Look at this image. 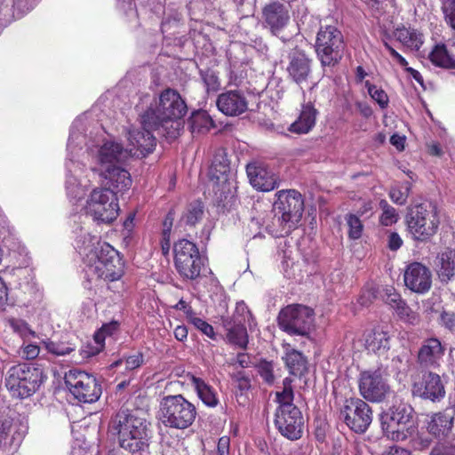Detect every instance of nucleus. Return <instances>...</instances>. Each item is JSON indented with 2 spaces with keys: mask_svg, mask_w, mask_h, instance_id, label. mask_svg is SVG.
Segmentation results:
<instances>
[{
  "mask_svg": "<svg viewBox=\"0 0 455 455\" xmlns=\"http://www.w3.org/2000/svg\"><path fill=\"white\" fill-rule=\"evenodd\" d=\"M80 253L88 278L113 282L124 275V262L119 252L98 236L90 234L84 235Z\"/></svg>",
  "mask_w": 455,
  "mask_h": 455,
  "instance_id": "f257e3e1",
  "label": "nucleus"
},
{
  "mask_svg": "<svg viewBox=\"0 0 455 455\" xmlns=\"http://www.w3.org/2000/svg\"><path fill=\"white\" fill-rule=\"evenodd\" d=\"M188 107L180 94L174 89L164 90L157 101L142 114L146 127H160L163 136L169 140L177 138L182 128V118Z\"/></svg>",
  "mask_w": 455,
  "mask_h": 455,
  "instance_id": "f03ea898",
  "label": "nucleus"
},
{
  "mask_svg": "<svg viewBox=\"0 0 455 455\" xmlns=\"http://www.w3.org/2000/svg\"><path fill=\"white\" fill-rule=\"evenodd\" d=\"M405 224L411 239L429 243L438 233L441 224L438 208L432 203H421L408 208Z\"/></svg>",
  "mask_w": 455,
  "mask_h": 455,
  "instance_id": "7ed1b4c3",
  "label": "nucleus"
},
{
  "mask_svg": "<svg viewBox=\"0 0 455 455\" xmlns=\"http://www.w3.org/2000/svg\"><path fill=\"white\" fill-rule=\"evenodd\" d=\"M274 210L275 220L279 229L275 231L277 236L289 235L301 220L304 212V198L296 189H283L275 193Z\"/></svg>",
  "mask_w": 455,
  "mask_h": 455,
  "instance_id": "20e7f679",
  "label": "nucleus"
},
{
  "mask_svg": "<svg viewBox=\"0 0 455 455\" xmlns=\"http://www.w3.org/2000/svg\"><path fill=\"white\" fill-rule=\"evenodd\" d=\"M108 431L117 436L119 446L124 449L141 440H148V423L138 411L120 409L112 416Z\"/></svg>",
  "mask_w": 455,
  "mask_h": 455,
  "instance_id": "39448f33",
  "label": "nucleus"
},
{
  "mask_svg": "<svg viewBox=\"0 0 455 455\" xmlns=\"http://www.w3.org/2000/svg\"><path fill=\"white\" fill-rule=\"evenodd\" d=\"M45 379L41 368L29 363H19L8 370L4 383L12 397L25 399L33 395Z\"/></svg>",
  "mask_w": 455,
  "mask_h": 455,
  "instance_id": "423d86ee",
  "label": "nucleus"
},
{
  "mask_svg": "<svg viewBox=\"0 0 455 455\" xmlns=\"http://www.w3.org/2000/svg\"><path fill=\"white\" fill-rule=\"evenodd\" d=\"M196 414V406L182 395L164 396L160 403L159 419L166 427L186 429Z\"/></svg>",
  "mask_w": 455,
  "mask_h": 455,
  "instance_id": "0eeeda50",
  "label": "nucleus"
},
{
  "mask_svg": "<svg viewBox=\"0 0 455 455\" xmlns=\"http://www.w3.org/2000/svg\"><path fill=\"white\" fill-rule=\"evenodd\" d=\"M315 48L322 66L334 67L345 53L344 36L334 25L321 26L316 34Z\"/></svg>",
  "mask_w": 455,
  "mask_h": 455,
  "instance_id": "6e6552de",
  "label": "nucleus"
},
{
  "mask_svg": "<svg viewBox=\"0 0 455 455\" xmlns=\"http://www.w3.org/2000/svg\"><path fill=\"white\" fill-rule=\"evenodd\" d=\"M413 409L403 403L393 404L380 415L384 435L394 441H404L415 432L411 422Z\"/></svg>",
  "mask_w": 455,
  "mask_h": 455,
  "instance_id": "1a4fd4ad",
  "label": "nucleus"
},
{
  "mask_svg": "<svg viewBox=\"0 0 455 455\" xmlns=\"http://www.w3.org/2000/svg\"><path fill=\"white\" fill-rule=\"evenodd\" d=\"M208 176L212 205L218 213L224 214L228 198V155L224 148L215 154Z\"/></svg>",
  "mask_w": 455,
  "mask_h": 455,
  "instance_id": "9d476101",
  "label": "nucleus"
},
{
  "mask_svg": "<svg viewBox=\"0 0 455 455\" xmlns=\"http://www.w3.org/2000/svg\"><path fill=\"white\" fill-rule=\"evenodd\" d=\"M173 252L178 273L185 279H196L204 267V260L196 244L189 240L180 239L174 243Z\"/></svg>",
  "mask_w": 455,
  "mask_h": 455,
  "instance_id": "9b49d317",
  "label": "nucleus"
},
{
  "mask_svg": "<svg viewBox=\"0 0 455 455\" xmlns=\"http://www.w3.org/2000/svg\"><path fill=\"white\" fill-rule=\"evenodd\" d=\"M65 384L74 397L81 403H92L101 395V386L96 377L78 369L66 372Z\"/></svg>",
  "mask_w": 455,
  "mask_h": 455,
  "instance_id": "f8f14e48",
  "label": "nucleus"
},
{
  "mask_svg": "<svg viewBox=\"0 0 455 455\" xmlns=\"http://www.w3.org/2000/svg\"><path fill=\"white\" fill-rule=\"evenodd\" d=\"M373 412L371 406L357 397L347 398L339 410V418L356 434H364L370 427Z\"/></svg>",
  "mask_w": 455,
  "mask_h": 455,
  "instance_id": "ddd939ff",
  "label": "nucleus"
},
{
  "mask_svg": "<svg viewBox=\"0 0 455 455\" xmlns=\"http://www.w3.org/2000/svg\"><path fill=\"white\" fill-rule=\"evenodd\" d=\"M86 212L94 220L111 223L119 214L117 197L110 189L95 188L87 200Z\"/></svg>",
  "mask_w": 455,
  "mask_h": 455,
  "instance_id": "4468645a",
  "label": "nucleus"
},
{
  "mask_svg": "<svg viewBox=\"0 0 455 455\" xmlns=\"http://www.w3.org/2000/svg\"><path fill=\"white\" fill-rule=\"evenodd\" d=\"M314 319L313 310L306 306L292 305L281 310L278 315L280 328L288 334L307 336Z\"/></svg>",
  "mask_w": 455,
  "mask_h": 455,
  "instance_id": "2eb2a0df",
  "label": "nucleus"
},
{
  "mask_svg": "<svg viewBox=\"0 0 455 455\" xmlns=\"http://www.w3.org/2000/svg\"><path fill=\"white\" fill-rule=\"evenodd\" d=\"M358 387L361 395L371 402H380L389 391V386L383 378L380 368L360 373Z\"/></svg>",
  "mask_w": 455,
  "mask_h": 455,
  "instance_id": "dca6fc26",
  "label": "nucleus"
},
{
  "mask_svg": "<svg viewBox=\"0 0 455 455\" xmlns=\"http://www.w3.org/2000/svg\"><path fill=\"white\" fill-rule=\"evenodd\" d=\"M275 426L279 433L291 441L301 438L304 427V418L298 407L276 410Z\"/></svg>",
  "mask_w": 455,
  "mask_h": 455,
  "instance_id": "f3484780",
  "label": "nucleus"
},
{
  "mask_svg": "<svg viewBox=\"0 0 455 455\" xmlns=\"http://www.w3.org/2000/svg\"><path fill=\"white\" fill-rule=\"evenodd\" d=\"M263 24L273 36H278L288 26L291 15L289 6L277 0L266 4L261 12Z\"/></svg>",
  "mask_w": 455,
  "mask_h": 455,
  "instance_id": "a211bd4d",
  "label": "nucleus"
},
{
  "mask_svg": "<svg viewBox=\"0 0 455 455\" xmlns=\"http://www.w3.org/2000/svg\"><path fill=\"white\" fill-rule=\"evenodd\" d=\"M140 129H132L128 132V140L132 146V156L137 157H145L152 153L156 145V139L152 132H156L159 136H163L160 127H146L143 124L142 115L140 116Z\"/></svg>",
  "mask_w": 455,
  "mask_h": 455,
  "instance_id": "6ab92c4d",
  "label": "nucleus"
},
{
  "mask_svg": "<svg viewBox=\"0 0 455 455\" xmlns=\"http://www.w3.org/2000/svg\"><path fill=\"white\" fill-rule=\"evenodd\" d=\"M412 394L436 402L444 397L445 388L440 375L428 371L423 372L421 379L412 384Z\"/></svg>",
  "mask_w": 455,
  "mask_h": 455,
  "instance_id": "aec40b11",
  "label": "nucleus"
},
{
  "mask_svg": "<svg viewBox=\"0 0 455 455\" xmlns=\"http://www.w3.org/2000/svg\"><path fill=\"white\" fill-rule=\"evenodd\" d=\"M250 184L258 191L269 192L279 187V176L262 163H251L246 166Z\"/></svg>",
  "mask_w": 455,
  "mask_h": 455,
  "instance_id": "412c9836",
  "label": "nucleus"
},
{
  "mask_svg": "<svg viewBox=\"0 0 455 455\" xmlns=\"http://www.w3.org/2000/svg\"><path fill=\"white\" fill-rule=\"evenodd\" d=\"M287 58L286 72L289 77L298 84L306 82L311 73L312 60L299 46L292 48L289 52Z\"/></svg>",
  "mask_w": 455,
  "mask_h": 455,
  "instance_id": "4be33fe9",
  "label": "nucleus"
},
{
  "mask_svg": "<svg viewBox=\"0 0 455 455\" xmlns=\"http://www.w3.org/2000/svg\"><path fill=\"white\" fill-rule=\"evenodd\" d=\"M445 353V347L437 338H427L423 340L417 355V363L423 369L440 367Z\"/></svg>",
  "mask_w": 455,
  "mask_h": 455,
  "instance_id": "5701e85b",
  "label": "nucleus"
},
{
  "mask_svg": "<svg viewBox=\"0 0 455 455\" xmlns=\"http://www.w3.org/2000/svg\"><path fill=\"white\" fill-rule=\"evenodd\" d=\"M405 286L416 293H425L431 288L430 270L419 262L409 264L404 271Z\"/></svg>",
  "mask_w": 455,
  "mask_h": 455,
  "instance_id": "b1692460",
  "label": "nucleus"
},
{
  "mask_svg": "<svg viewBox=\"0 0 455 455\" xmlns=\"http://www.w3.org/2000/svg\"><path fill=\"white\" fill-rule=\"evenodd\" d=\"M381 299L387 305L395 314L406 323H414L417 319V314L409 307L406 300L392 285H386L382 288Z\"/></svg>",
  "mask_w": 455,
  "mask_h": 455,
  "instance_id": "393cba45",
  "label": "nucleus"
},
{
  "mask_svg": "<svg viewBox=\"0 0 455 455\" xmlns=\"http://www.w3.org/2000/svg\"><path fill=\"white\" fill-rule=\"evenodd\" d=\"M130 156H132V149L124 148L121 144L115 141H106L98 152L99 172L101 169L111 168L123 164Z\"/></svg>",
  "mask_w": 455,
  "mask_h": 455,
  "instance_id": "a878e982",
  "label": "nucleus"
},
{
  "mask_svg": "<svg viewBox=\"0 0 455 455\" xmlns=\"http://www.w3.org/2000/svg\"><path fill=\"white\" fill-rule=\"evenodd\" d=\"M100 175L103 179V188L112 190L116 196L128 190L132 183L129 172L118 165L101 169Z\"/></svg>",
  "mask_w": 455,
  "mask_h": 455,
  "instance_id": "bb28decb",
  "label": "nucleus"
},
{
  "mask_svg": "<svg viewBox=\"0 0 455 455\" xmlns=\"http://www.w3.org/2000/svg\"><path fill=\"white\" fill-rule=\"evenodd\" d=\"M455 419V408L447 407L443 411L432 415L427 422V432L436 438H446L451 434Z\"/></svg>",
  "mask_w": 455,
  "mask_h": 455,
  "instance_id": "cd10ccee",
  "label": "nucleus"
},
{
  "mask_svg": "<svg viewBox=\"0 0 455 455\" xmlns=\"http://www.w3.org/2000/svg\"><path fill=\"white\" fill-rule=\"evenodd\" d=\"M282 347L283 349L282 360L289 373L298 378L305 376L308 372L307 356L289 343H283Z\"/></svg>",
  "mask_w": 455,
  "mask_h": 455,
  "instance_id": "c85d7f7f",
  "label": "nucleus"
},
{
  "mask_svg": "<svg viewBox=\"0 0 455 455\" xmlns=\"http://www.w3.org/2000/svg\"><path fill=\"white\" fill-rule=\"evenodd\" d=\"M318 114L314 103H302L297 119L290 124L288 131L298 135L307 134L315 126Z\"/></svg>",
  "mask_w": 455,
  "mask_h": 455,
  "instance_id": "c756f323",
  "label": "nucleus"
},
{
  "mask_svg": "<svg viewBox=\"0 0 455 455\" xmlns=\"http://www.w3.org/2000/svg\"><path fill=\"white\" fill-rule=\"evenodd\" d=\"M390 340L391 335L388 331L375 327L365 337V347L379 355H384L390 349Z\"/></svg>",
  "mask_w": 455,
  "mask_h": 455,
  "instance_id": "7c9ffc66",
  "label": "nucleus"
},
{
  "mask_svg": "<svg viewBox=\"0 0 455 455\" xmlns=\"http://www.w3.org/2000/svg\"><path fill=\"white\" fill-rule=\"evenodd\" d=\"M436 272L442 282H449L455 275V249L447 247L436 258Z\"/></svg>",
  "mask_w": 455,
  "mask_h": 455,
  "instance_id": "2f4dec72",
  "label": "nucleus"
},
{
  "mask_svg": "<svg viewBox=\"0 0 455 455\" xmlns=\"http://www.w3.org/2000/svg\"><path fill=\"white\" fill-rule=\"evenodd\" d=\"M428 58L435 67L455 69V58L452 57L449 46L444 44H436L430 52Z\"/></svg>",
  "mask_w": 455,
  "mask_h": 455,
  "instance_id": "473e14b6",
  "label": "nucleus"
},
{
  "mask_svg": "<svg viewBox=\"0 0 455 455\" xmlns=\"http://www.w3.org/2000/svg\"><path fill=\"white\" fill-rule=\"evenodd\" d=\"M395 37L404 46L413 50H419L423 44V35L417 29L400 27L394 31Z\"/></svg>",
  "mask_w": 455,
  "mask_h": 455,
  "instance_id": "72a5a7b5",
  "label": "nucleus"
},
{
  "mask_svg": "<svg viewBox=\"0 0 455 455\" xmlns=\"http://www.w3.org/2000/svg\"><path fill=\"white\" fill-rule=\"evenodd\" d=\"M251 387V379L243 373L239 372L233 377V392L239 405L245 406L249 403Z\"/></svg>",
  "mask_w": 455,
  "mask_h": 455,
  "instance_id": "f704fd0d",
  "label": "nucleus"
},
{
  "mask_svg": "<svg viewBox=\"0 0 455 455\" xmlns=\"http://www.w3.org/2000/svg\"><path fill=\"white\" fill-rule=\"evenodd\" d=\"M119 328V323L116 321L104 323L101 328L97 331L93 336L96 344L95 347H89L90 350L86 351L88 356L99 354L104 347V341L106 337L112 336Z\"/></svg>",
  "mask_w": 455,
  "mask_h": 455,
  "instance_id": "c9c22d12",
  "label": "nucleus"
},
{
  "mask_svg": "<svg viewBox=\"0 0 455 455\" xmlns=\"http://www.w3.org/2000/svg\"><path fill=\"white\" fill-rule=\"evenodd\" d=\"M292 379L286 377L283 380V390L275 393V401L278 403L276 410L291 409L297 407L293 403L294 392L292 387Z\"/></svg>",
  "mask_w": 455,
  "mask_h": 455,
  "instance_id": "e433bc0d",
  "label": "nucleus"
},
{
  "mask_svg": "<svg viewBox=\"0 0 455 455\" xmlns=\"http://www.w3.org/2000/svg\"><path fill=\"white\" fill-rule=\"evenodd\" d=\"M248 326L233 324L229 328V345L234 348L246 351L249 345Z\"/></svg>",
  "mask_w": 455,
  "mask_h": 455,
  "instance_id": "4c0bfd02",
  "label": "nucleus"
},
{
  "mask_svg": "<svg viewBox=\"0 0 455 455\" xmlns=\"http://www.w3.org/2000/svg\"><path fill=\"white\" fill-rule=\"evenodd\" d=\"M204 217V204L201 200L189 203L182 215L181 220L187 226L194 227Z\"/></svg>",
  "mask_w": 455,
  "mask_h": 455,
  "instance_id": "58836bf2",
  "label": "nucleus"
},
{
  "mask_svg": "<svg viewBox=\"0 0 455 455\" xmlns=\"http://www.w3.org/2000/svg\"><path fill=\"white\" fill-rule=\"evenodd\" d=\"M188 124L192 133L205 132L213 126L212 119L205 111L194 112L189 117Z\"/></svg>",
  "mask_w": 455,
  "mask_h": 455,
  "instance_id": "ea45409f",
  "label": "nucleus"
},
{
  "mask_svg": "<svg viewBox=\"0 0 455 455\" xmlns=\"http://www.w3.org/2000/svg\"><path fill=\"white\" fill-rule=\"evenodd\" d=\"M232 321L233 324L248 326L251 331H252V325H256L251 310L243 301L236 303Z\"/></svg>",
  "mask_w": 455,
  "mask_h": 455,
  "instance_id": "a19ab883",
  "label": "nucleus"
},
{
  "mask_svg": "<svg viewBox=\"0 0 455 455\" xmlns=\"http://www.w3.org/2000/svg\"><path fill=\"white\" fill-rule=\"evenodd\" d=\"M192 383L196 390L198 397L207 406H215L218 400L214 392L202 379L192 376Z\"/></svg>",
  "mask_w": 455,
  "mask_h": 455,
  "instance_id": "79ce46f5",
  "label": "nucleus"
},
{
  "mask_svg": "<svg viewBox=\"0 0 455 455\" xmlns=\"http://www.w3.org/2000/svg\"><path fill=\"white\" fill-rule=\"evenodd\" d=\"M382 288L374 283H367L362 289L358 298V303L363 307H369L376 299L381 298Z\"/></svg>",
  "mask_w": 455,
  "mask_h": 455,
  "instance_id": "37998d69",
  "label": "nucleus"
},
{
  "mask_svg": "<svg viewBox=\"0 0 455 455\" xmlns=\"http://www.w3.org/2000/svg\"><path fill=\"white\" fill-rule=\"evenodd\" d=\"M248 109L245 97L238 91H229V116H235Z\"/></svg>",
  "mask_w": 455,
  "mask_h": 455,
  "instance_id": "c03bdc74",
  "label": "nucleus"
},
{
  "mask_svg": "<svg viewBox=\"0 0 455 455\" xmlns=\"http://www.w3.org/2000/svg\"><path fill=\"white\" fill-rule=\"evenodd\" d=\"M411 190V183L404 181L397 186L392 187L389 191V197L393 203L398 205H404Z\"/></svg>",
  "mask_w": 455,
  "mask_h": 455,
  "instance_id": "a18cd8bd",
  "label": "nucleus"
},
{
  "mask_svg": "<svg viewBox=\"0 0 455 455\" xmlns=\"http://www.w3.org/2000/svg\"><path fill=\"white\" fill-rule=\"evenodd\" d=\"M379 204L382 211V213L379 216V223L384 227H389L395 224L399 220L397 211L385 199H381Z\"/></svg>",
  "mask_w": 455,
  "mask_h": 455,
  "instance_id": "49530a36",
  "label": "nucleus"
},
{
  "mask_svg": "<svg viewBox=\"0 0 455 455\" xmlns=\"http://www.w3.org/2000/svg\"><path fill=\"white\" fill-rule=\"evenodd\" d=\"M347 226V236L350 240H358L362 237L363 232V225L358 216L353 213H347L345 216Z\"/></svg>",
  "mask_w": 455,
  "mask_h": 455,
  "instance_id": "de8ad7c7",
  "label": "nucleus"
},
{
  "mask_svg": "<svg viewBox=\"0 0 455 455\" xmlns=\"http://www.w3.org/2000/svg\"><path fill=\"white\" fill-rule=\"evenodd\" d=\"M144 363V355L141 352H137L132 355H124L123 358L113 362L110 365L111 368H116L124 363L125 370L132 371L140 368Z\"/></svg>",
  "mask_w": 455,
  "mask_h": 455,
  "instance_id": "09e8293b",
  "label": "nucleus"
},
{
  "mask_svg": "<svg viewBox=\"0 0 455 455\" xmlns=\"http://www.w3.org/2000/svg\"><path fill=\"white\" fill-rule=\"evenodd\" d=\"M255 367L259 375L266 384L273 385L275 383V377L274 374L273 361H268L262 358L259 361Z\"/></svg>",
  "mask_w": 455,
  "mask_h": 455,
  "instance_id": "8fccbe9b",
  "label": "nucleus"
},
{
  "mask_svg": "<svg viewBox=\"0 0 455 455\" xmlns=\"http://www.w3.org/2000/svg\"><path fill=\"white\" fill-rule=\"evenodd\" d=\"M16 423L12 416H3L0 419V447L6 444L7 438L12 434V438L17 431H14Z\"/></svg>",
  "mask_w": 455,
  "mask_h": 455,
  "instance_id": "3c124183",
  "label": "nucleus"
},
{
  "mask_svg": "<svg viewBox=\"0 0 455 455\" xmlns=\"http://www.w3.org/2000/svg\"><path fill=\"white\" fill-rule=\"evenodd\" d=\"M187 318L190 323H192L196 329L200 330L204 334L215 339V333L213 327L206 323L204 320L196 316V314L192 308H188L187 311Z\"/></svg>",
  "mask_w": 455,
  "mask_h": 455,
  "instance_id": "603ef678",
  "label": "nucleus"
},
{
  "mask_svg": "<svg viewBox=\"0 0 455 455\" xmlns=\"http://www.w3.org/2000/svg\"><path fill=\"white\" fill-rule=\"evenodd\" d=\"M37 0H12V15L20 19L34 9Z\"/></svg>",
  "mask_w": 455,
  "mask_h": 455,
  "instance_id": "864d4df0",
  "label": "nucleus"
},
{
  "mask_svg": "<svg viewBox=\"0 0 455 455\" xmlns=\"http://www.w3.org/2000/svg\"><path fill=\"white\" fill-rule=\"evenodd\" d=\"M365 86L370 96L379 105L381 108H386L388 106V96L383 89L378 88L375 84H371L368 81L365 83Z\"/></svg>",
  "mask_w": 455,
  "mask_h": 455,
  "instance_id": "5fc2aeb1",
  "label": "nucleus"
},
{
  "mask_svg": "<svg viewBox=\"0 0 455 455\" xmlns=\"http://www.w3.org/2000/svg\"><path fill=\"white\" fill-rule=\"evenodd\" d=\"M441 9L446 24L455 30V0H441Z\"/></svg>",
  "mask_w": 455,
  "mask_h": 455,
  "instance_id": "6e6d98bb",
  "label": "nucleus"
},
{
  "mask_svg": "<svg viewBox=\"0 0 455 455\" xmlns=\"http://www.w3.org/2000/svg\"><path fill=\"white\" fill-rule=\"evenodd\" d=\"M124 451H128L132 455H151L149 451L148 440H141L128 447L124 448Z\"/></svg>",
  "mask_w": 455,
  "mask_h": 455,
  "instance_id": "4d7b16f0",
  "label": "nucleus"
},
{
  "mask_svg": "<svg viewBox=\"0 0 455 455\" xmlns=\"http://www.w3.org/2000/svg\"><path fill=\"white\" fill-rule=\"evenodd\" d=\"M229 364L241 368H248L251 364V355L246 351L240 350L234 357L229 359Z\"/></svg>",
  "mask_w": 455,
  "mask_h": 455,
  "instance_id": "13d9d810",
  "label": "nucleus"
},
{
  "mask_svg": "<svg viewBox=\"0 0 455 455\" xmlns=\"http://www.w3.org/2000/svg\"><path fill=\"white\" fill-rule=\"evenodd\" d=\"M430 455H455V444L440 442L432 449Z\"/></svg>",
  "mask_w": 455,
  "mask_h": 455,
  "instance_id": "bf43d9fd",
  "label": "nucleus"
},
{
  "mask_svg": "<svg viewBox=\"0 0 455 455\" xmlns=\"http://www.w3.org/2000/svg\"><path fill=\"white\" fill-rule=\"evenodd\" d=\"M48 349L51 353L57 355H66L70 354L74 349L70 347H65L60 344L51 342L48 345Z\"/></svg>",
  "mask_w": 455,
  "mask_h": 455,
  "instance_id": "052dcab7",
  "label": "nucleus"
},
{
  "mask_svg": "<svg viewBox=\"0 0 455 455\" xmlns=\"http://www.w3.org/2000/svg\"><path fill=\"white\" fill-rule=\"evenodd\" d=\"M403 242L401 236L396 232H392L388 235V243L387 247L390 251H397L403 245Z\"/></svg>",
  "mask_w": 455,
  "mask_h": 455,
  "instance_id": "680f3d73",
  "label": "nucleus"
},
{
  "mask_svg": "<svg viewBox=\"0 0 455 455\" xmlns=\"http://www.w3.org/2000/svg\"><path fill=\"white\" fill-rule=\"evenodd\" d=\"M40 347L36 344H28L23 347V357L27 360H32L38 356Z\"/></svg>",
  "mask_w": 455,
  "mask_h": 455,
  "instance_id": "e2e57ef3",
  "label": "nucleus"
},
{
  "mask_svg": "<svg viewBox=\"0 0 455 455\" xmlns=\"http://www.w3.org/2000/svg\"><path fill=\"white\" fill-rule=\"evenodd\" d=\"M170 235H171L170 228H164L162 232V241H161V247H162V251H163L164 255H167L171 249Z\"/></svg>",
  "mask_w": 455,
  "mask_h": 455,
  "instance_id": "0e129e2a",
  "label": "nucleus"
},
{
  "mask_svg": "<svg viewBox=\"0 0 455 455\" xmlns=\"http://www.w3.org/2000/svg\"><path fill=\"white\" fill-rule=\"evenodd\" d=\"M385 48L388 51L390 55L403 68L408 66V61L398 52H396L390 44L384 42Z\"/></svg>",
  "mask_w": 455,
  "mask_h": 455,
  "instance_id": "69168bd1",
  "label": "nucleus"
},
{
  "mask_svg": "<svg viewBox=\"0 0 455 455\" xmlns=\"http://www.w3.org/2000/svg\"><path fill=\"white\" fill-rule=\"evenodd\" d=\"M443 324L449 330L452 331L455 328V314L443 312L441 315Z\"/></svg>",
  "mask_w": 455,
  "mask_h": 455,
  "instance_id": "338daca9",
  "label": "nucleus"
},
{
  "mask_svg": "<svg viewBox=\"0 0 455 455\" xmlns=\"http://www.w3.org/2000/svg\"><path fill=\"white\" fill-rule=\"evenodd\" d=\"M386 455H411V451L397 445L390 446Z\"/></svg>",
  "mask_w": 455,
  "mask_h": 455,
  "instance_id": "774afa93",
  "label": "nucleus"
}]
</instances>
